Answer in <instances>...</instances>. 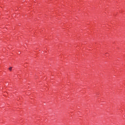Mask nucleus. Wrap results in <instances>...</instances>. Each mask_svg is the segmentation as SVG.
Instances as JSON below:
<instances>
[{
	"instance_id": "nucleus-1",
	"label": "nucleus",
	"mask_w": 125,
	"mask_h": 125,
	"mask_svg": "<svg viewBox=\"0 0 125 125\" xmlns=\"http://www.w3.org/2000/svg\"><path fill=\"white\" fill-rule=\"evenodd\" d=\"M8 70L10 71V72H11L12 71V67L10 66L8 68Z\"/></svg>"
}]
</instances>
